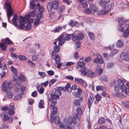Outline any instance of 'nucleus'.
<instances>
[{
  "label": "nucleus",
  "instance_id": "obj_10",
  "mask_svg": "<svg viewBox=\"0 0 129 129\" xmlns=\"http://www.w3.org/2000/svg\"><path fill=\"white\" fill-rule=\"evenodd\" d=\"M2 121L3 122L8 121L9 122L11 123L13 121V119L11 117H8L6 114L4 115Z\"/></svg>",
  "mask_w": 129,
  "mask_h": 129
},
{
  "label": "nucleus",
  "instance_id": "obj_22",
  "mask_svg": "<svg viewBox=\"0 0 129 129\" xmlns=\"http://www.w3.org/2000/svg\"><path fill=\"white\" fill-rule=\"evenodd\" d=\"M41 87V86L39 85L37 86L36 87L37 90L40 94H42L44 91V88Z\"/></svg>",
  "mask_w": 129,
  "mask_h": 129
},
{
  "label": "nucleus",
  "instance_id": "obj_60",
  "mask_svg": "<svg viewBox=\"0 0 129 129\" xmlns=\"http://www.w3.org/2000/svg\"><path fill=\"white\" fill-rule=\"evenodd\" d=\"M44 103V102L43 100H41L39 103V107L40 108H43L44 107L43 106V104Z\"/></svg>",
  "mask_w": 129,
  "mask_h": 129
},
{
  "label": "nucleus",
  "instance_id": "obj_46",
  "mask_svg": "<svg viewBox=\"0 0 129 129\" xmlns=\"http://www.w3.org/2000/svg\"><path fill=\"white\" fill-rule=\"evenodd\" d=\"M18 58L21 61H25L26 59V58L24 55H19L18 56Z\"/></svg>",
  "mask_w": 129,
  "mask_h": 129
},
{
  "label": "nucleus",
  "instance_id": "obj_4",
  "mask_svg": "<svg viewBox=\"0 0 129 129\" xmlns=\"http://www.w3.org/2000/svg\"><path fill=\"white\" fill-rule=\"evenodd\" d=\"M17 17L18 16L17 14H15L13 16V17L12 20L13 23V24L17 28H18L21 29H23L24 28V23H19V26H18V23L17 22Z\"/></svg>",
  "mask_w": 129,
  "mask_h": 129
},
{
  "label": "nucleus",
  "instance_id": "obj_64",
  "mask_svg": "<svg viewBox=\"0 0 129 129\" xmlns=\"http://www.w3.org/2000/svg\"><path fill=\"white\" fill-rule=\"evenodd\" d=\"M101 79L102 81L106 82L108 81V79L106 76L102 77L101 78Z\"/></svg>",
  "mask_w": 129,
  "mask_h": 129
},
{
  "label": "nucleus",
  "instance_id": "obj_57",
  "mask_svg": "<svg viewBox=\"0 0 129 129\" xmlns=\"http://www.w3.org/2000/svg\"><path fill=\"white\" fill-rule=\"evenodd\" d=\"M116 80H113L110 83V86L111 87H113L116 84Z\"/></svg>",
  "mask_w": 129,
  "mask_h": 129
},
{
  "label": "nucleus",
  "instance_id": "obj_61",
  "mask_svg": "<svg viewBox=\"0 0 129 129\" xmlns=\"http://www.w3.org/2000/svg\"><path fill=\"white\" fill-rule=\"evenodd\" d=\"M92 103L93 101L90 100L89 98L88 100V106L89 108L91 107Z\"/></svg>",
  "mask_w": 129,
  "mask_h": 129
},
{
  "label": "nucleus",
  "instance_id": "obj_11",
  "mask_svg": "<svg viewBox=\"0 0 129 129\" xmlns=\"http://www.w3.org/2000/svg\"><path fill=\"white\" fill-rule=\"evenodd\" d=\"M127 87L123 86L122 87V92H125V93L128 94L129 93V82H128L126 84Z\"/></svg>",
  "mask_w": 129,
  "mask_h": 129
},
{
  "label": "nucleus",
  "instance_id": "obj_33",
  "mask_svg": "<svg viewBox=\"0 0 129 129\" xmlns=\"http://www.w3.org/2000/svg\"><path fill=\"white\" fill-rule=\"evenodd\" d=\"M77 89V86L75 85H73L72 86L69 90H67V92L69 93H71L72 90H75Z\"/></svg>",
  "mask_w": 129,
  "mask_h": 129
},
{
  "label": "nucleus",
  "instance_id": "obj_39",
  "mask_svg": "<svg viewBox=\"0 0 129 129\" xmlns=\"http://www.w3.org/2000/svg\"><path fill=\"white\" fill-rule=\"evenodd\" d=\"M54 93L57 96H58V97H59L61 94V91L58 88L55 91Z\"/></svg>",
  "mask_w": 129,
  "mask_h": 129
},
{
  "label": "nucleus",
  "instance_id": "obj_63",
  "mask_svg": "<svg viewBox=\"0 0 129 129\" xmlns=\"http://www.w3.org/2000/svg\"><path fill=\"white\" fill-rule=\"evenodd\" d=\"M65 8V6L63 5L61 6L60 7V11L61 13L64 11V10Z\"/></svg>",
  "mask_w": 129,
  "mask_h": 129
},
{
  "label": "nucleus",
  "instance_id": "obj_6",
  "mask_svg": "<svg viewBox=\"0 0 129 129\" xmlns=\"http://www.w3.org/2000/svg\"><path fill=\"white\" fill-rule=\"evenodd\" d=\"M12 84L10 82L4 81L2 85V89L4 91L6 92L8 90L12 88Z\"/></svg>",
  "mask_w": 129,
  "mask_h": 129
},
{
  "label": "nucleus",
  "instance_id": "obj_55",
  "mask_svg": "<svg viewBox=\"0 0 129 129\" xmlns=\"http://www.w3.org/2000/svg\"><path fill=\"white\" fill-rule=\"evenodd\" d=\"M38 74L42 78H44L46 76V75L45 73L43 72H38Z\"/></svg>",
  "mask_w": 129,
  "mask_h": 129
},
{
  "label": "nucleus",
  "instance_id": "obj_15",
  "mask_svg": "<svg viewBox=\"0 0 129 129\" xmlns=\"http://www.w3.org/2000/svg\"><path fill=\"white\" fill-rule=\"evenodd\" d=\"M54 51H52V55L54 56V54H56L55 52H58L60 50V48L57 45H55L54 47Z\"/></svg>",
  "mask_w": 129,
  "mask_h": 129
},
{
  "label": "nucleus",
  "instance_id": "obj_16",
  "mask_svg": "<svg viewBox=\"0 0 129 129\" xmlns=\"http://www.w3.org/2000/svg\"><path fill=\"white\" fill-rule=\"evenodd\" d=\"M52 2V8L54 10H57L58 8L59 3L56 1H54Z\"/></svg>",
  "mask_w": 129,
  "mask_h": 129
},
{
  "label": "nucleus",
  "instance_id": "obj_29",
  "mask_svg": "<svg viewBox=\"0 0 129 129\" xmlns=\"http://www.w3.org/2000/svg\"><path fill=\"white\" fill-rule=\"evenodd\" d=\"M105 122V119L103 117H100L98 120V123L100 124H104Z\"/></svg>",
  "mask_w": 129,
  "mask_h": 129
},
{
  "label": "nucleus",
  "instance_id": "obj_20",
  "mask_svg": "<svg viewBox=\"0 0 129 129\" xmlns=\"http://www.w3.org/2000/svg\"><path fill=\"white\" fill-rule=\"evenodd\" d=\"M54 56H55V58L54 59L55 60L56 63H57L59 62H60V58L59 55L55 54H54Z\"/></svg>",
  "mask_w": 129,
  "mask_h": 129
},
{
  "label": "nucleus",
  "instance_id": "obj_12",
  "mask_svg": "<svg viewBox=\"0 0 129 129\" xmlns=\"http://www.w3.org/2000/svg\"><path fill=\"white\" fill-rule=\"evenodd\" d=\"M112 95L114 97H117L119 98H123L125 96L123 94L119 92L116 93H113Z\"/></svg>",
  "mask_w": 129,
  "mask_h": 129
},
{
  "label": "nucleus",
  "instance_id": "obj_47",
  "mask_svg": "<svg viewBox=\"0 0 129 129\" xmlns=\"http://www.w3.org/2000/svg\"><path fill=\"white\" fill-rule=\"evenodd\" d=\"M56 81V80L54 79L51 80L49 82V87H50L51 86H52Z\"/></svg>",
  "mask_w": 129,
  "mask_h": 129
},
{
  "label": "nucleus",
  "instance_id": "obj_49",
  "mask_svg": "<svg viewBox=\"0 0 129 129\" xmlns=\"http://www.w3.org/2000/svg\"><path fill=\"white\" fill-rule=\"evenodd\" d=\"M77 66L80 68H83L84 67L85 65V63L84 62H79L77 63Z\"/></svg>",
  "mask_w": 129,
  "mask_h": 129
},
{
  "label": "nucleus",
  "instance_id": "obj_34",
  "mask_svg": "<svg viewBox=\"0 0 129 129\" xmlns=\"http://www.w3.org/2000/svg\"><path fill=\"white\" fill-rule=\"evenodd\" d=\"M62 29V27L60 26H58L55 29L53 30V31L54 33H58L60 31H61Z\"/></svg>",
  "mask_w": 129,
  "mask_h": 129
},
{
  "label": "nucleus",
  "instance_id": "obj_36",
  "mask_svg": "<svg viewBox=\"0 0 129 129\" xmlns=\"http://www.w3.org/2000/svg\"><path fill=\"white\" fill-rule=\"evenodd\" d=\"M125 27L123 25H122L120 24L119 25L117 26L118 30L122 32H123L124 31V28Z\"/></svg>",
  "mask_w": 129,
  "mask_h": 129
},
{
  "label": "nucleus",
  "instance_id": "obj_18",
  "mask_svg": "<svg viewBox=\"0 0 129 129\" xmlns=\"http://www.w3.org/2000/svg\"><path fill=\"white\" fill-rule=\"evenodd\" d=\"M75 82L81 85H83L84 82V81L81 78H75Z\"/></svg>",
  "mask_w": 129,
  "mask_h": 129
},
{
  "label": "nucleus",
  "instance_id": "obj_35",
  "mask_svg": "<svg viewBox=\"0 0 129 129\" xmlns=\"http://www.w3.org/2000/svg\"><path fill=\"white\" fill-rule=\"evenodd\" d=\"M78 39L79 40H82L84 38V35L82 33H79L77 34Z\"/></svg>",
  "mask_w": 129,
  "mask_h": 129
},
{
  "label": "nucleus",
  "instance_id": "obj_17",
  "mask_svg": "<svg viewBox=\"0 0 129 129\" xmlns=\"http://www.w3.org/2000/svg\"><path fill=\"white\" fill-rule=\"evenodd\" d=\"M108 3V4L105 5L104 6L106 12H108L109 11L112 7V3L111 2Z\"/></svg>",
  "mask_w": 129,
  "mask_h": 129
},
{
  "label": "nucleus",
  "instance_id": "obj_25",
  "mask_svg": "<svg viewBox=\"0 0 129 129\" xmlns=\"http://www.w3.org/2000/svg\"><path fill=\"white\" fill-rule=\"evenodd\" d=\"M0 48L3 51L6 50L7 48V46L5 44V43H0Z\"/></svg>",
  "mask_w": 129,
  "mask_h": 129
},
{
  "label": "nucleus",
  "instance_id": "obj_37",
  "mask_svg": "<svg viewBox=\"0 0 129 129\" xmlns=\"http://www.w3.org/2000/svg\"><path fill=\"white\" fill-rule=\"evenodd\" d=\"M88 34L90 38L92 40H94L95 37L94 34L90 31L88 32Z\"/></svg>",
  "mask_w": 129,
  "mask_h": 129
},
{
  "label": "nucleus",
  "instance_id": "obj_3",
  "mask_svg": "<svg viewBox=\"0 0 129 129\" xmlns=\"http://www.w3.org/2000/svg\"><path fill=\"white\" fill-rule=\"evenodd\" d=\"M78 123L75 117L70 118L67 122V126L66 129H75V126L77 125Z\"/></svg>",
  "mask_w": 129,
  "mask_h": 129
},
{
  "label": "nucleus",
  "instance_id": "obj_5",
  "mask_svg": "<svg viewBox=\"0 0 129 129\" xmlns=\"http://www.w3.org/2000/svg\"><path fill=\"white\" fill-rule=\"evenodd\" d=\"M6 7L7 9V14L8 18V20L9 21L10 20L11 17L13 14V12L9 3H8L6 4Z\"/></svg>",
  "mask_w": 129,
  "mask_h": 129
},
{
  "label": "nucleus",
  "instance_id": "obj_40",
  "mask_svg": "<svg viewBox=\"0 0 129 129\" xmlns=\"http://www.w3.org/2000/svg\"><path fill=\"white\" fill-rule=\"evenodd\" d=\"M19 79V77L18 76V75L16 73H14L13 74V80L15 81H17Z\"/></svg>",
  "mask_w": 129,
  "mask_h": 129
},
{
  "label": "nucleus",
  "instance_id": "obj_53",
  "mask_svg": "<svg viewBox=\"0 0 129 129\" xmlns=\"http://www.w3.org/2000/svg\"><path fill=\"white\" fill-rule=\"evenodd\" d=\"M44 8L42 6L39 7L38 8L39 11L40 12V14H42L44 12Z\"/></svg>",
  "mask_w": 129,
  "mask_h": 129
},
{
  "label": "nucleus",
  "instance_id": "obj_28",
  "mask_svg": "<svg viewBox=\"0 0 129 129\" xmlns=\"http://www.w3.org/2000/svg\"><path fill=\"white\" fill-rule=\"evenodd\" d=\"M117 82L118 84V85L117 86L120 87V89L122 91V87L123 86H125V85H123V82L121 80L118 79L117 80Z\"/></svg>",
  "mask_w": 129,
  "mask_h": 129
},
{
  "label": "nucleus",
  "instance_id": "obj_9",
  "mask_svg": "<svg viewBox=\"0 0 129 129\" xmlns=\"http://www.w3.org/2000/svg\"><path fill=\"white\" fill-rule=\"evenodd\" d=\"M96 58L94 60L93 62L94 63H99L100 64H103L104 63V61L102 59V57L101 55L97 54L96 55Z\"/></svg>",
  "mask_w": 129,
  "mask_h": 129
},
{
  "label": "nucleus",
  "instance_id": "obj_44",
  "mask_svg": "<svg viewBox=\"0 0 129 129\" xmlns=\"http://www.w3.org/2000/svg\"><path fill=\"white\" fill-rule=\"evenodd\" d=\"M77 113L79 115H81L82 114V111L80 108L78 107L76 109Z\"/></svg>",
  "mask_w": 129,
  "mask_h": 129
},
{
  "label": "nucleus",
  "instance_id": "obj_45",
  "mask_svg": "<svg viewBox=\"0 0 129 129\" xmlns=\"http://www.w3.org/2000/svg\"><path fill=\"white\" fill-rule=\"evenodd\" d=\"M124 25H123L124 27H126V28L129 27V20H124Z\"/></svg>",
  "mask_w": 129,
  "mask_h": 129
},
{
  "label": "nucleus",
  "instance_id": "obj_31",
  "mask_svg": "<svg viewBox=\"0 0 129 129\" xmlns=\"http://www.w3.org/2000/svg\"><path fill=\"white\" fill-rule=\"evenodd\" d=\"M81 75L82 76H85L87 75V71L86 72V68L84 67L81 70Z\"/></svg>",
  "mask_w": 129,
  "mask_h": 129
},
{
  "label": "nucleus",
  "instance_id": "obj_38",
  "mask_svg": "<svg viewBox=\"0 0 129 129\" xmlns=\"http://www.w3.org/2000/svg\"><path fill=\"white\" fill-rule=\"evenodd\" d=\"M19 79L20 80L23 82H25L26 81V77L23 76V74L22 73H20L19 77Z\"/></svg>",
  "mask_w": 129,
  "mask_h": 129
},
{
  "label": "nucleus",
  "instance_id": "obj_54",
  "mask_svg": "<svg viewBox=\"0 0 129 129\" xmlns=\"http://www.w3.org/2000/svg\"><path fill=\"white\" fill-rule=\"evenodd\" d=\"M37 13L35 11H34L30 12V14L28 15L30 16L33 17H34L36 16Z\"/></svg>",
  "mask_w": 129,
  "mask_h": 129
},
{
  "label": "nucleus",
  "instance_id": "obj_52",
  "mask_svg": "<svg viewBox=\"0 0 129 129\" xmlns=\"http://www.w3.org/2000/svg\"><path fill=\"white\" fill-rule=\"evenodd\" d=\"M74 105L76 106H79L80 105V102L78 100L76 99L74 101Z\"/></svg>",
  "mask_w": 129,
  "mask_h": 129
},
{
  "label": "nucleus",
  "instance_id": "obj_50",
  "mask_svg": "<svg viewBox=\"0 0 129 129\" xmlns=\"http://www.w3.org/2000/svg\"><path fill=\"white\" fill-rule=\"evenodd\" d=\"M118 21L120 24L122 25H124V22L123 19L121 18H118Z\"/></svg>",
  "mask_w": 129,
  "mask_h": 129
},
{
  "label": "nucleus",
  "instance_id": "obj_42",
  "mask_svg": "<svg viewBox=\"0 0 129 129\" xmlns=\"http://www.w3.org/2000/svg\"><path fill=\"white\" fill-rule=\"evenodd\" d=\"M72 36V40L73 41H75L78 40L77 35L75 34L71 35Z\"/></svg>",
  "mask_w": 129,
  "mask_h": 129
},
{
  "label": "nucleus",
  "instance_id": "obj_23",
  "mask_svg": "<svg viewBox=\"0 0 129 129\" xmlns=\"http://www.w3.org/2000/svg\"><path fill=\"white\" fill-rule=\"evenodd\" d=\"M4 42L5 44L7 45H11L14 44L13 42L8 38H5Z\"/></svg>",
  "mask_w": 129,
  "mask_h": 129
},
{
  "label": "nucleus",
  "instance_id": "obj_7",
  "mask_svg": "<svg viewBox=\"0 0 129 129\" xmlns=\"http://www.w3.org/2000/svg\"><path fill=\"white\" fill-rule=\"evenodd\" d=\"M77 92H72L73 95L76 98H79L80 100L82 101L83 100V96L82 94V91L81 88L79 87L77 89Z\"/></svg>",
  "mask_w": 129,
  "mask_h": 129
},
{
  "label": "nucleus",
  "instance_id": "obj_51",
  "mask_svg": "<svg viewBox=\"0 0 129 129\" xmlns=\"http://www.w3.org/2000/svg\"><path fill=\"white\" fill-rule=\"evenodd\" d=\"M120 89V87L118 86H115L114 87V91L116 93L119 92Z\"/></svg>",
  "mask_w": 129,
  "mask_h": 129
},
{
  "label": "nucleus",
  "instance_id": "obj_26",
  "mask_svg": "<svg viewBox=\"0 0 129 129\" xmlns=\"http://www.w3.org/2000/svg\"><path fill=\"white\" fill-rule=\"evenodd\" d=\"M52 2H50L48 3L47 5V9L48 11H50L52 9Z\"/></svg>",
  "mask_w": 129,
  "mask_h": 129
},
{
  "label": "nucleus",
  "instance_id": "obj_24",
  "mask_svg": "<svg viewBox=\"0 0 129 129\" xmlns=\"http://www.w3.org/2000/svg\"><path fill=\"white\" fill-rule=\"evenodd\" d=\"M25 17L20 16L18 19V21L19 23H23L25 22Z\"/></svg>",
  "mask_w": 129,
  "mask_h": 129
},
{
  "label": "nucleus",
  "instance_id": "obj_13",
  "mask_svg": "<svg viewBox=\"0 0 129 129\" xmlns=\"http://www.w3.org/2000/svg\"><path fill=\"white\" fill-rule=\"evenodd\" d=\"M121 58L127 61L129 59V57L127 54L123 52L121 54Z\"/></svg>",
  "mask_w": 129,
  "mask_h": 129
},
{
  "label": "nucleus",
  "instance_id": "obj_21",
  "mask_svg": "<svg viewBox=\"0 0 129 129\" xmlns=\"http://www.w3.org/2000/svg\"><path fill=\"white\" fill-rule=\"evenodd\" d=\"M124 44L120 40H119L116 43V46L118 48H120L123 46Z\"/></svg>",
  "mask_w": 129,
  "mask_h": 129
},
{
  "label": "nucleus",
  "instance_id": "obj_27",
  "mask_svg": "<svg viewBox=\"0 0 129 129\" xmlns=\"http://www.w3.org/2000/svg\"><path fill=\"white\" fill-rule=\"evenodd\" d=\"M91 10L94 13L98 11V9L96 7L93 5H91L90 6Z\"/></svg>",
  "mask_w": 129,
  "mask_h": 129
},
{
  "label": "nucleus",
  "instance_id": "obj_30",
  "mask_svg": "<svg viewBox=\"0 0 129 129\" xmlns=\"http://www.w3.org/2000/svg\"><path fill=\"white\" fill-rule=\"evenodd\" d=\"M67 126V123L65 124L60 123L58 129H66Z\"/></svg>",
  "mask_w": 129,
  "mask_h": 129
},
{
  "label": "nucleus",
  "instance_id": "obj_8",
  "mask_svg": "<svg viewBox=\"0 0 129 129\" xmlns=\"http://www.w3.org/2000/svg\"><path fill=\"white\" fill-rule=\"evenodd\" d=\"M51 110V113L50 115V122L51 123L53 122V121H54V122L56 124H57L59 123L60 122V118L58 116H55L54 118H53V116H53H52L51 115L52 112V110Z\"/></svg>",
  "mask_w": 129,
  "mask_h": 129
},
{
  "label": "nucleus",
  "instance_id": "obj_48",
  "mask_svg": "<svg viewBox=\"0 0 129 129\" xmlns=\"http://www.w3.org/2000/svg\"><path fill=\"white\" fill-rule=\"evenodd\" d=\"M114 64L112 62H109L107 63V68H109L114 67Z\"/></svg>",
  "mask_w": 129,
  "mask_h": 129
},
{
  "label": "nucleus",
  "instance_id": "obj_41",
  "mask_svg": "<svg viewBox=\"0 0 129 129\" xmlns=\"http://www.w3.org/2000/svg\"><path fill=\"white\" fill-rule=\"evenodd\" d=\"M85 12L87 14H94V13L92 12L91 10L89 8H87L85 9Z\"/></svg>",
  "mask_w": 129,
  "mask_h": 129
},
{
  "label": "nucleus",
  "instance_id": "obj_1",
  "mask_svg": "<svg viewBox=\"0 0 129 129\" xmlns=\"http://www.w3.org/2000/svg\"><path fill=\"white\" fill-rule=\"evenodd\" d=\"M50 97L49 101H52L50 105L51 110H52V112L51 115L53 116L54 115L56 114L57 112L58 108L55 106L57 103V100L58 99L59 97L54 93L50 94Z\"/></svg>",
  "mask_w": 129,
  "mask_h": 129
},
{
  "label": "nucleus",
  "instance_id": "obj_59",
  "mask_svg": "<svg viewBox=\"0 0 129 129\" xmlns=\"http://www.w3.org/2000/svg\"><path fill=\"white\" fill-rule=\"evenodd\" d=\"M47 73L48 75L50 76L54 75V72L53 71L51 70L47 71Z\"/></svg>",
  "mask_w": 129,
  "mask_h": 129
},
{
  "label": "nucleus",
  "instance_id": "obj_62",
  "mask_svg": "<svg viewBox=\"0 0 129 129\" xmlns=\"http://www.w3.org/2000/svg\"><path fill=\"white\" fill-rule=\"evenodd\" d=\"M11 56L14 59H16L17 58V55L14 53H11Z\"/></svg>",
  "mask_w": 129,
  "mask_h": 129
},
{
  "label": "nucleus",
  "instance_id": "obj_2",
  "mask_svg": "<svg viewBox=\"0 0 129 129\" xmlns=\"http://www.w3.org/2000/svg\"><path fill=\"white\" fill-rule=\"evenodd\" d=\"M71 35L68 34L66 33L63 34L57 39V41H58V44L59 46H61L64 43L65 40L68 41L71 39Z\"/></svg>",
  "mask_w": 129,
  "mask_h": 129
},
{
  "label": "nucleus",
  "instance_id": "obj_32",
  "mask_svg": "<svg viewBox=\"0 0 129 129\" xmlns=\"http://www.w3.org/2000/svg\"><path fill=\"white\" fill-rule=\"evenodd\" d=\"M78 23L77 22L73 21L72 20H71L69 22L68 24L70 26H74Z\"/></svg>",
  "mask_w": 129,
  "mask_h": 129
},
{
  "label": "nucleus",
  "instance_id": "obj_43",
  "mask_svg": "<svg viewBox=\"0 0 129 129\" xmlns=\"http://www.w3.org/2000/svg\"><path fill=\"white\" fill-rule=\"evenodd\" d=\"M110 0H100V4L102 5V4H105L109 3Z\"/></svg>",
  "mask_w": 129,
  "mask_h": 129
},
{
  "label": "nucleus",
  "instance_id": "obj_58",
  "mask_svg": "<svg viewBox=\"0 0 129 129\" xmlns=\"http://www.w3.org/2000/svg\"><path fill=\"white\" fill-rule=\"evenodd\" d=\"M8 125L6 123H3L1 125V128L2 129H5V128H8Z\"/></svg>",
  "mask_w": 129,
  "mask_h": 129
},
{
  "label": "nucleus",
  "instance_id": "obj_19",
  "mask_svg": "<svg viewBox=\"0 0 129 129\" xmlns=\"http://www.w3.org/2000/svg\"><path fill=\"white\" fill-rule=\"evenodd\" d=\"M87 75L90 78H92L94 77V74L92 71L88 70L87 71Z\"/></svg>",
  "mask_w": 129,
  "mask_h": 129
},
{
  "label": "nucleus",
  "instance_id": "obj_56",
  "mask_svg": "<svg viewBox=\"0 0 129 129\" xmlns=\"http://www.w3.org/2000/svg\"><path fill=\"white\" fill-rule=\"evenodd\" d=\"M7 97L9 99H11L13 96V95L12 93L10 91H9L7 92Z\"/></svg>",
  "mask_w": 129,
  "mask_h": 129
},
{
  "label": "nucleus",
  "instance_id": "obj_14",
  "mask_svg": "<svg viewBox=\"0 0 129 129\" xmlns=\"http://www.w3.org/2000/svg\"><path fill=\"white\" fill-rule=\"evenodd\" d=\"M14 106L13 105L10 106L9 107V111L8 113L10 115H13L15 113V112L14 111Z\"/></svg>",
  "mask_w": 129,
  "mask_h": 129
}]
</instances>
